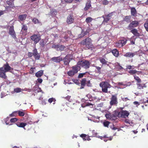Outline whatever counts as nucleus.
<instances>
[{
	"mask_svg": "<svg viewBox=\"0 0 148 148\" xmlns=\"http://www.w3.org/2000/svg\"><path fill=\"white\" fill-rule=\"evenodd\" d=\"M81 43L83 45H85L86 47L88 49L93 47V45L92 44V40L90 38H89L82 40Z\"/></svg>",
	"mask_w": 148,
	"mask_h": 148,
	"instance_id": "obj_1",
	"label": "nucleus"
},
{
	"mask_svg": "<svg viewBox=\"0 0 148 148\" xmlns=\"http://www.w3.org/2000/svg\"><path fill=\"white\" fill-rule=\"evenodd\" d=\"M80 69V67L76 65L72 67V69L67 72V74L70 76H73L77 73Z\"/></svg>",
	"mask_w": 148,
	"mask_h": 148,
	"instance_id": "obj_2",
	"label": "nucleus"
},
{
	"mask_svg": "<svg viewBox=\"0 0 148 148\" xmlns=\"http://www.w3.org/2000/svg\"><path fill=\"white\" fill-rule=\"evenodd\" d=\"M77 65L80 67L81 66L84 69H87L89 68L90 63L87 60H85V61L82 60L79 61L77 62Z\"/></svg>",
	"mask_w": 148,
	"mask_h": 148,
	"instance_id": "obj_3",
	"label": "nucleus"
},
{
	"mask_svg": "<svg viewBox=\"0 0 148 148\" xmlns=\"http://www.w3.org/2000/svg\"><path fill=\"white\" fill-rule=\"evenodd\" d=\"M100 86L102 88V91L105 93L108 92V88H110L111 86L108 82H103L100 84Z\"/></svg>",
	"mask_w": 148,
	"mask_h": 148,
	"instance_id": "obj_4",
	"label": "nucleus"
},
{
	"mask_svg": "<svg viewBox=\"0 0 148 148\" xmlns=\"http://www.w3.org/2000/svg\"><path fill=\"white\" fill-rule=\"evenodd\" d=\"M129 114L127 112H115L116 116L119 117L125 118L128 116Z\"/></svg>",
	"mask_w": 148,
	"mask_h": 148,
	"instance_id": "obj_5",
	"label": "nucleus"
},
{
	"mask_svg": "<svg viewBox=\"0 0 148 148\" xmlns=\"http://www.w3.org/2000/svg\"><path fill=\"white\" fill-rule=\"evenodd\" d=\"M31 39L34 41V43L36 44L40 40V38L39 35L34 34L31 37Z\"/></svg>",
	"mask_w": 148,
	"mask_h": 148,
	"instance_id": "obj_6",
	"label": "nucleus"
},
{
	"mask_svg": "<svg viewBox=\"0 0 148 148\" xmlns=\"http://www.w3.org/2000/svg\"><path fill=\"white\" fill-rule=\"evenodd\" d=\"M118 103L116 95H112L111 98V101L110 104L111 105H112Z\"/></svg>",
	"mask_w": 148,
	"mask_h": 148,
	"instance_id": "obj_7",
	"label": "nucleus"
},
{
	"mask_svg": "<svg viewBox=\"0 0 148 148\" xmlns=\"http://www.w3.org/2000/svg\"><path fill=\"white\" fill-rule=\"evenodd\" d=\"M138 24V22L137 21H132L128 26V29H131L133 27L137 26Z\"/></svg>",
	"mask_w": 148,
	"mask_h": 148,
	"instance_id": "obj_8",
	"label": "nucleus"
},
{
	"mask_svg": "<svg viewBox=\"0 0 148 148\" xmlns=\"http://www.w3.org/2000/svg\"><path fill=\"white\" fill-rule=\"evenodd\" d=\"M9 33L14 39L16 38V34L13 26H11L9 29Z\"/></svg>",
	"mask_w": 148,
	"mask_h": 148,
	"instance_id": "obj_9",
	"label": "nucleus"
},
{
	"mask_svg": "<svg viewBox=\"0 0 148 148\" xmlns=\"http://www.w3.org/2000/svg\"><path fill=\"white\" fill-rule=\"evenodd\" d=\"M136 52L133 53L131 52H127L124 54V56L126 57L132 58L136 54Z\"/></svg>",
	"mask_w": 148,
	"mask_h": 148,
	"instance_id": "obj_10",
	"label": "nucleus"
},
{
	"mask_svg": "<svg viewBox=\"0 0 148 148\" xmlns=\"http://www.w3.org/2000/svg\"><path fill=\"white\" fill-rule=\"evenodd\" d=\"M52 61L56 63L60 62L62 60V58L60 56L58 57H53L51 59Z\"/></svg>",
	"mask_w": 148,
	"mask_h": 148,
	"instance_id": "obj_11",
	"label": "nucleus"
},
{
	"mask_svg": "<svg viewBox=\"0 0 148 148\" xmlns=\"http://www.w3.org/2000/svg\"><path fill=\"white\" fill-rule=\"evenodd\" d=\"M5 71L3 68H0V77L4 78H5L6 76L5 74Z\"/></svg>",
	"mask_w": 148,
	"mask_h": 148,
	"instance_id": "obj_12",
	"label": "nucleus"
},
{
	"mask_svg": "<svg viewBox=\"0 0 148 148\" xmlns=\"http://www.w3.org/2000/svg\"><path fill=\"white\" fill-rule=\"evenodd\" d=\"M33 55L36 60H38L40 58V56L38 53L36 49H34L33 51Z\"/></svg>",
	"mask_w": 148,
	"mask_h": 148,
	"instance_id": "obj_13",
	"label": "nucleus"
},
{
	"mask_svg": "<svg viewBox=\"0 0 148 148\" xmlns=\"http://www.w3.org/2000/svg\"><path fill=\"white\" fill-rule=\"evenodd\" d=\"M64 47L63 45H60L59 48L60 49H59L58 45H53L52 46V48L55 49L57 51H62L64 49Z\"/></svg>",
	"mask_w": 148,
	"mask_h": 148,
	"instance_id": "obj_14",
	"label": "nucleus"
},
{
	"mask_svg": "<svg viewBox=\"0 0 148 148\" xmlns=\"http://www.w3.org/2000/svg\"><path fill=\"white\" fill-rule=\"evenodd\" d=\"M69 55L66 56L63 59L64 64L65 65H68L70 62Z\"/></svg>",
	"mask_w": 148,
	"mask_h": 148,
	"instance_id": "obj_15",
	"label": "nucleus"
},
{
	"mask_svg": "<svg viewBox=\"0 0 148 148\" xmlns=\"http://www.w3.org/2000/svg\"><path fill=\"white\" fill-rule=\"evenodd\" d=\"M3 68L5 72L9 71L12 69V68L8 64H4Z\"/></svg>",
	"mask_w": 148,
	"mask_h": 148,
	"instance_id": "obj_16",
	"label": "nucleus"
},
{
	"mask_svg": "<svg viewBox=\"0 0 148 148\" xmlns=\"http://www.w3.org/2000/svg\"><path fill=\"white\" fill-rule=\"evenodd\" d=\"M105 116L107 119L111 120H114V116L111 113H107L106 114Z\"/></svg>",
	"mask_w": 148,
	"mask_h": 148,
	"instance_id": "obj_17",
	"label": "nucleus"
},
{
	"mask_svg": "<svg viewBox=\"0 0 148 148\" xmlns=\"http://www.w3.org/2000/svg\"><path fill=\"white\" fill-rule=\"evenodd\" d=\"M74 19L73 17L71 16H69L67 17V22L69 24L72 23L74 21Z\"/></svg>",
	"mask_w": 148,
	"mask_h": 148,
	"instance_id": "obj_18",
	"label": "nucleus"
},
{
	"mask_svg": "<svg viewBox=\"0 0 148 148\" xmlns=\"http://www.w3.org/2000/svg\"><path fill=\"white\" fill-rule=\"evenodd\" d=\"M26 16L27 15L25 14L21 15L19 16L18 19L19 21H23L25 19Z\"/></svg>",
	"mask_w": 148,
	"mask_h": 148,
	"instance_id": "obj_19",
	"label": "nucleus"
},
{
	"mask_svg": "<svg viewBox=\"0 0 148 148\" xmlns=\"http://www.w3.org/2000/svg\"><path fill=\"white\" fill-rule=\"evenodd\" d=\"M131 32L135 36H139V34L138 32V30L136 29H133L131 31Z\"/></svg>",
	"mask_w": 148,
	"mask_h": 148,
	"instance_id": "obj_20",
	"label": "nucleus"
},
{
	"mask_svg": "<svg viewBox=\"0 0 148 148\" xmlns=\"http://www.w3.org/2000/svg\"><path fill=\"white\" fill-rule=\"evenodd\" d=\"M16 124L18 127H24L26 126L27 125V123H20L19 122H17L16 123Z\"/></svg>",
	"mask_w": 148,
	"mask_h": 148,
	"instance_id": "obj_21",
	"label": "nucleus"
},
{
	"mask_svg": "<svg viewBox=\"0 0 148 148\" xmlns=\"http://www.w3.org/2000/svg\"><path fill=\"white\" fill-rule=\"evenodd\" d=\"M87 81L85 79H83L81 82V89L83 88L85 85L86 83H87Z\"/></svg>",
	"mask_w": 148,
	"mask_h": 148,
	"instance_id": "obj_22",
	"label": "nucleus"
},
{
	"mask_svg": "<svg viewBox=\"0 0 148 148\" xmlns=\"http://www.w3.org/2000/svg\"><path fill=\"white\" fill-rule=\"evenodd\" d=\"M113 54L116 57H118L119 55V51L116 49H113L112 51Z\"/></svg>",
	"mask_w": 148,
	"mask_h": 148,
	"instance_id": "obj_23",
	"label": "nucleus"
},
{
	"mask_svg": "<svg viewBox=\"0 0 148 148\" xmlns=\"http://www.w3.org/2000/svg\"><path fill=\"white\" fill-rule=\"evenodd\" d=\"M131 14L132 15L135 16L136 14V11L134 8H132L131 9Z\"/></svg>",
	"mask_w": 148,
	"mask_h": 148,
	"instance_id": "obj_24",
	"label": "nucleus"
},
{
	"mask_svg": "<svg viewBox=\"0 0 148 148\" xmlns=\"http://www.w3.org/2000/svg\"><path fill=\"white\" fill-rule=\"evenodd\" d=\"M4 121L6 125H12V124L10 123V120H9V117H7L4 119Z\"/></svg>",
	"mask_w": 148,
	"mask_h": 148,
	"instance_id": "obj_25",
	"label": "nucleus"
},
{
	"mask_svg": "<svg viewBox=\"0 0 148 148\" xmlns=\"http://www.w3.org/2000/svg\"><path fill=\"white\" fill-rule=\"evenodd\" d=\"M43 72L42 70H40L37 72L36 74L35 75L37 77H41L43 74Z\"/></svg>",
	"mask_w": 148,
	"mask_h": 148,
	"instance_id": "obj_26",
	"label": "nucleus"
},
{
	"mask_svg": "<svg viewBox=\"0 0 148 148\" xmlns=\"http://www.w3.org/2000/svg\"><path fill=\"white\" fill-rule=\"evenodd\" d=\"M127 42V40L126 39H124L121 40L119 41V43H120L121 45L120 46H122V47Z\"/></svg>",
	"mask_w": 148,
	"mask_h": 148,
	"instance_id": "obj_27",
	"label": "nucleus"
},
{
	"mask_svg": "<svg viewBox=\"0 0 148 148\" xmlns=\"http://www.w3.org/2000/svg\"><path fill=\"white\" fill-rule=\"evenodd\" d=\"M91 7V5L90 3H87L86 6L84 8V10L85 11L88 10Z\"/></svg>",
	"mask_w": 148,
	"mask_h": 148,
	"instance_id": "obj_28",
	"label": "nucleus"
},
{
	"mask_svg": "<svg viewBox=\"0 0 148 148\" xmlns=\"http://www.w3.org/2000/svg\"><path fill=\"white\" fill-rule=\"evenodd\" d=\"M102 17L104 19L102 23L103 24H104L105 23L107 22L110 20L109 18L108 17H106V15L105 16H102Z\"/></svg>",
	"mask_w": 148,
	"mask_h": 148,
	"instance_id": "obj_29",
	"label": "nucleus"
},
{
	"mask_svg": "<svg viewBox=\"0 0 148 148\" xmlns=\"http://www.w3.org/2000/svg\"><path fill=\"white\" fill-rule=\"evenodd\" d=\"M50 13L52 16H54L56 14L57 11L53 9L51 11Z\"/></svg>",
	"mask_w": 148,
	"mask_h": 148,
	"instance_id": "obj_30",
	"label": "nucleus"
},
{
	"mask_svg": "<svg viewBox=\"0 0 148 148\" xmlns=\"http://www.w3.org/2000/svg\"><path fill=\"white\" fill-rule=\"evenodd\" d=\"M115 68L117 70H121L123 69V68L121 66L119 63H117L116 64Z\"/></svg>",
	"mask_w": 148,
	"mask_h": 148,
	"instance_id": "obj_31",
	"label": "nucleus"
},
{
	"mask_svg": "<svg viewBox=\"0 0 148 148\" xmlns=\"http://www.w3.org/2000/svg\"><path fill=\"white\" fill-rule=\"evenodd\" d=\"M125 123H126L129 124L131 125H132V124H133L134 123L132 121L128 119H126L125 120Z\"/></svg>",
	"mask_w": 148,
	"mask_h": 148,
	"instance_id": "obj_32",
	"label": "nucleus"
},
{
	"mask_svg": "<svg viewBox=\"0 0 148 148\" xmlns=\"http://www.w3.org/2000/svg\"><path fill=\"white\" fill-rule=\"evenodd\" d=\"M100 61L103 64H106L108 62L104 59L102 58H100Z\"/></svg>",
	"mask_w": 148,
	"mask_h": 148,
	"instance_id": "obj_33",
	"label": "nucleus"
},
{
	"mask_svg": "<svg viewBox=\"0 0 148 148\" xmlns=\"http://www.w3.org/2000/svg\"><path fill=\"white\" fill-rule=\"evenodd\" d=\"M93 19L90 17H88L86 18L85 21L87 23H88L91 22Z\"/></svg>",
	"mask_w": 148,
	"mask_h": 148,
	"instance_id": "obj_34",
	"label": "nucleus"
},
{
	"mask_svg": "<svg viewBox=\"0 0 148 148\" xmlns=\"http://www.w3.org/2000/svg\"><path fill=\"white\" fill-rule=\"evenodd\" d=\"M32 21L35 24L38 23V24H39V25L41 24V23L40 22H39L38 21V20L35 18H34L32 19Z\"/></svg>",
	"mask_w": 148,
	"mask_h": 148,
	"instance_id": "obj_35",
	"label": "nucleus"
},
{
	"mask_svg": "<svg viewBox=\"0 0 148 148\" xmlns=\"http://www.w3.org/2000/svg\"><path fill=\"white\" fill-rule=\"evenodd\" d=\"M134 79L137 81L138 83H140L141 82V79L138 77L136 75H134Z\"/></svg>",
	"mask_w": 148,
	"mask_h": 148,
	"instance_id": "obj_36",
	"label": "nucleus"
},
{
	"mask_svg": "<svg viewBox=\"0 0 148 148\" xmlns=\"http://www.w3.org/2000/svg\"><path fill=\"white\" fill-rule=\"evenodd\" d=\"M27 26L25 25H23L22 28V30L21 31L23 32V31L25 32H26L27 30Z\"/></svg>",
	"mask_w": 148,
	"mask_h": 148,
	"instance_id": "obj_37",
	"label": "nucleus"
},
{
	"mask_svg": "<svg viewBox=\"0 0 148 148\" xmlns=\"http://www.w3.org/2000/svg\"><path fill=\"white\" fill-rule=\"evenodd\" d=\"M18 114L20 116H23L25 115H27V114L26 113H25L24 112H18Z\"/></svg>",
	"mask_w": 148,
	"mask_h": 148,
	"instance_id": "obj_38",
	"label": "nucleus"
},
{
	"mask_svg": "<svg viewBox=\"0 0 148 148\" xmlns=\"http://www.w3.org/2000/svg\"><path fill=\"white\" fill-rule=\"evenodd\" d=\"M117 84L119 85H122L123 86V88H125V87L127 86H128V85L127 84H123V83L121 82H118L117 83ZM118 88H120L119 87H118Z\"/></svg>",
	"mask_w": 148,
	"mask_h": 148,
	"instance_id": "obj_39",
	"label": "nucleus"
},
{
	"mask_svg": "<svg viewBox=\"0 0 148 148\" xmlns=\"http://www.w3.org/2000/svg\"><path fill=\"white\" fill-rule=\"evenodd\" d=\"M110 123L108 121H105L103 123V125L105 127H108Z\"/></svg>",
	"mask_w": 148,
	"mask_h": 148,
	"instance_id": "obj_40",
	"label": "nucleus"
},
{
	"mask_svg": "<svg viewBox=\"0 0 148 148\" xmlns=\"http://www.w3.org/2000/svg\"><path fill=\"white\" fill-rule=\"evenodd\" d=\"M56 101V100L54 98H49L48 99V102L50 103H51L52 102H53V104H55Z\"/></svg>",
	"mask_w": 148,
	"mask_h": 148,
	"instance_id": "obj_41",
	"label": "nucleus"
},
{
	"mask_svg": "<svg viewBox=\"0 0 148 148\" xmlns=\"http://www.w3.org/2000/svg\"><path fill=\"white\" fill-rule=\"evenodd\" d=\"M18 120V119L16 118H12L10 120V123H15Z\"/></svg>",
	"mask_w": 148,
	"mask_h": 148,
	"instance_id": "obj_42",
	"label": "nucleus"
},
{
	"mask_svg": "<svg viewBox=\"0 0 148 148\" xmlns=\"http://www.w3.org/2000/svg\"><path fill=\"white\" fill-rule=\"evenodd\" d=\"M144 25L146 30L148 31V20L146 21Z\"/></svg>",
	"mask_w": 148,
	"mask_h": 148,
	"instance_id": "obj_43",
	"label": "nucleus"
},
{
	"mask_svg": "<svg viewBox=\"0 0 148 148\" xmlns=\"http://www.w3.org/2000/svg\"><path fill=\"white\" fill-rule=\"evenodd\" d=\"M87 135L85 134H82L80 135V136L82 138L83 140H86V137Z\"/></svg>",
	"mask_w": 148,
	"mask_h": 148,
	"instance_id": "obj_44",
	"label": "nucleus"
},
{
	"mask_svg": "<svg viewBox=\"0 0 148 148\" xmlns=\"http://www.w3.org/2000/svg\"><path fill=\"white\" fill-rule=\"evenodd\" d=\"M136 85L137 86V88L138 89H141L143 88V86L142 84L138 83H137Z\"/></svg>",
	"mask_w": 148,
	"mask_h": 148,
	"instance_id": "obj_45",
	"label": "nucleus"
},
{
	"mask_svg": "<svg viewBox=\"0 0 148 148\" xmlns=\"http://www.w3.org/2000/svg\"><path fill=\"white\" fill-rule=\"evenodd\" d=\"M86 34V33H85L84 31H82L81 34L79 36V38H82Z\"/></svg>",
	"mask_w": 148,
	"mask_h": 148,
	"instance_id": "obj_46",
	"label": "nucleus"
},
{
	"mask_svg": "<svg viewBox=\"0 0 148 148\" xmlns=\"http://www.w3.org/2000/svg\"><path fill=\"white\" fill-rule=\"evenodd\" d=\"M137 71L136 70H130L129 73L131 75H134L137 72Z\"/></svg>",
	"mask_w": 148,
	"mask_h": 148,
	"instance_id": "obj_47",
	"label": "nucleus"
},
{
	"mask_svg": "<svg viewBox=\"0 0 148 148\" xmlns=\"http://www.w3.org/2000/svg\"><path fill=\"white\" fill-rule=\"evenodd\" d=\"M21 89L19 88H17L14 89V91L16 92H19L21 91Z\"/></svg>",
	"mask_w": 148,
	"mask_h": 148,
	"instance_id": "obj_48",
	"label": "nucleus"
},
{
	"mask_svg": "<svg viewBox=\"0 0 148 148\" xmlns=\"http://www.w3.org/2000/svg\"><path fill=\"white\" fill-rule=\"evenodd\" d=\"M92 136L94 137H97V133L95 132V130H93L92 132Z\"/></svg>",
	"mask_w": 148,
	"mask_h": 148,
	"instance_id": "obj_49",
	"label": "nucleus"
},
{
	"mask_svg": "<svg viewBox=\"0 0 148 148\" xmlns=\"http://www.w3.org/2000/svg\"><path fill=\"white\" fill-rule=\"evenodd\" d=\"M130 18L129 16H126L124 20L127 22H129L130 21Z\"/></svg>",
	"mask_w": 148,
	"mask_h": 148,
	"instance_id": "obj_50",
	"label": "nucleus"
},
{
	"mask_svg": "<svg viewBox=\"0 0 148 148\" xmlns=\"http://www.w3.org/2000/svg\"><path fill=\"white\" fill-rule=\"evenodd\" d=\"M16 112H14L12 113V114L9 115L10 117L15 116L16 115Z\"/></svg>",
	"mask_w": 148,
	"mask_h": 148,
	"instance_id": "obj_51",
	"label": "nucleus"
},
{
	"mask_svg": "<svg viewBox=\"0 0 148 148\" xmlns=\"http://www.w3.org/2000/svg\"><path fill=\"white\" fill-rule=\"evenodd\" d=\"M102 3L104 5H106L108 3V1L107 0H103Z\"/></svg>",
	"mask_w": 148,
	"mask_h": 148,
	"instance_id": "obj_52",
	"label": "nucleus"
},
{
	"mask_svg": "<svg viewBox=\"0 0 148 148\" xmlns=\"http://www.w3.org/2000/svg\"><path fill=\"white\" fill-rule=\"evenodd\" d=\"M85 73H81L79 74V75L78 76V78H81L84 75H85Z\"/></svg>",
	"mask_w": 148,
	"mask_h": 148,
	"instance_id": "obj_53",
	"label": "nucleus"
},
{
	"mask_svg": "<svg viewBox=\"0 0 148 148\" xmlns=\"http://www.w3.org/2000/svg\"><path fill=\"white\" fill-rule=\"evenodd\" d=\"M106 17H108L110 19L112 18V13H110L108 14L107 15H106Z\"/></svg>",
	"mask_w": 148,
	"mask_h": 148,
	"instance_id": "obj_54",
	"label": "nucleus"
},
{
	"mask_svg": "<svg viewBox=\"0 0 148 148\" xmlns=\"http://www.w3.org/2000/svg\"><path fill=\"white\" fill-rule=\"evenodd\" d=\"M97 137H98L99 138H100L102 140L103 138H106V137H107L106 136V135H103V137L98 136H97Z\"/></svg>",
	"mask_w": 148,
	"mask_h": 148,
	"instance_id": "obj_55",
	"label": "nucleus"
},
{
	"mask_svg": "<svg viewBox=\"0 0 148 148\" xmlns=\"http://www.w3.org/2000/svg\"><path fill=\"white\" fill-rule=\"evenodd\" d=\"M120 45L121 44L120 43H119V41L118 42L116 43L115 45L116 47H122V46H120Z\"/></svg>",
	"mask_w": 148,
	"mask_h": 148,
	"instance_id": "obj_56",
	"label": "nucleus"
},
{
	"mask_svg": "<svg viewBox=\"0 0 148 148\" xmlns=\"http://www.w3.org/2000/svg\"><path fill=\"white\" fill-rule=\"evenodd\" d=\"M121 99L123 101H126L127 100H129V99L127 97L123 98L122 97H121Z\"/></svg>",
	"mask_w": 148,
	"mask_h": 148,
	"instance_id": "obj_57",
	"label": "nucleus"
},
{
	"mask_svg": "<svg viewBox=\"0 0 148 148\" xmlns=\"http://www.w3.org/2000/svg\"><path fill=\"white\" fill-rule=\"evenodd\" d=\"M133 103L134 105H136V106H138V105H140L139 103L138 102L136 101L134 102H133Z\"/></svg>",
	"mask_w": 148,
	"mask_h": 148,
	"instance_id": "obj_58",
	"label": "nucleus"
},
{
	"mask_svg": "<svg viewBox=\"0 0 148 148\" xmlns=\"http://www.w3.org/2000/svg\"><path fill=\"white\" fill-rule=\"evenodd\" d=\"M91 140L90 138V136L87 135L86 137V140H87L88 141H90Z\"/></svg>",
	"mask_w": 148,
	"mask_h": 148,
	"instance_id": "obj_59",
	"label": "nucleus"
},
{
	"mask_svg": "<svg viewBox=\"0 0 148 148\" xmlns=\"http://www.w3.org/2000/svg\"><path fill=\"white\" fill-rule=\"evenodd\" d=\"M62 0V1H64V0ZM64 1H65L66 2L70 3L73 0H64Z\"/></svg>",
	"mask_w": 148,
	"mask_h": 148,
	"instance_id": "obj_60",
	"label": "nucleus"
},
{
	"mask_svg": "<svg viewBox=\"0 0 148 148\" xmlns=\"http://www.w3.org/2000/svg\"><path fill=\"white\" fill-rule=\"evenodd\" d=\"M33 55V53H32L31 52H29L28 53V56L29 57H31Z\"/></svg>",
	"mask_w": 148,
	"mask_h": 148,
	"instance_id": "obj_61",
	"label": "nucleus"
},
{
	"mask_svg": "<svg viewBox=\"0 0 148 148\" xmlns=\"http://www.w3.org/2000/svg\"><path fill=\"white\" fill-rule=\"evenodd\" d=\"M38 81L39 83H41L42 81V80L40 78H38Z\"/></svg>",
	"mask_w": 148,
	"mask_h": 148,
	"instance_id": "obj_62",
	"label": "nucleus"
},
{
	"mask_svg": "<svg viewBox=\"0 0 148 148\" xmlns=\"http://www.w3.org/2000/svg\"><path fill=\"white\" fill-rule=\"evenodd\" d=\"M87 86H90L91 84L90 83V81H87Z\"/></svg>",
	"mask_w": 148,
	"mask_h": 148,
	"instance_id": "obj_63",
	"label": "nucleus"
},
{
	"mask_svg": "<svg viewBox=\"0 0 148 148\" xmlns=\"http://www.w3.org/2000/svg\"><path fill=\"white\" fill-rule=\"evenodd\" d=\"M96 67L97 69V70L99 72L101 70V68L99 66H96Z\"/></svg>",
	"mask_w": 148,
	"mask_h": 148,
	"instance_id": "obj_64",
	"label": "nucleus"
}]
</instances>
